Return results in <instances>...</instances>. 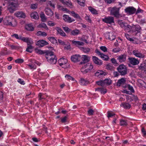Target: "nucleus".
Wrapping results in <instances>:
<instances>
[{
    "label": "nucleus",
    "instance_id": "nucleus-31",
    "mask_svg": "<svg viewBox=\"0 0 146 146\" xmlns=\"http://www.w3.org/2000/svg\"><path fill=\"white\" fill-rule=\"evenodd\" d=\"M71 13L72 14V16L74 18L77 19L78 20H81V17L79 15L76 13L74 11H72L71 12Z\"/></svg>",
    "mask_w": 146,
    "mask_h": 146
},
{
    "label": "nucleus",
    "instance_id": "nucleus-59",
    "mask_svg": "<svg viewBox=\"0 0 146 146\" xmlns=\"http://www.w3.org/2000/svg\"><path fill=\"white\" fill-rule=\"evenodd\" d=\"M64 47V49L67 50H69L70 48V46L69 43H68L67 44H66Z\"/></svg>",
    "mask_w": 146,
    "mask_h": 146
},
{
    "label": "nucleus",
    "instance_id": "nucleus-1",
    "mask_svg": "<svg viewBox=\"0 0 146 146\" xmlns=\"http://www.w3.org/2000/svg\"><path fill=\"white\" fill-rule=\"evenodd\" d=\"M45 57L47 61L52 64H55L57 61V58L54 52L50 50H47L45 52Z\"/></svg>",
    "mask_w": 146,
    "mask_h": 146
},
{
    "label": "nucleus",
    "instance_id": "nucleus-4",
    "mask_svg": "<svg viewBox=\"0 0 146 146\" xmlns=\"http://www.w3.org/2000/svg\"><path fill=\"white\" fill-rule=\"evenodd\" d=\"M120 8V7H111V14L116 18H119L120 16L119 12Z\"/></svg>",
    "mask_w": 146,
    "mask_h": 146
},
{
    "label": "nucleus",
    "instance_id": "nucleus-33",
    "mask_svg": "<svg viewBox=\"0 0 146 146\" xmlns=\"http://www.w3.org/2000/svg\"><path fill=\"white\" fill-rule=\"evenodd\" d=\"M47 50L43 51L41 50L38 49L37 48H35V51L36 53L40 54H45V56L46 55V53Z\"/></svg>",
    "mask_w": 146,
    "mask_h": 146
},
{
    "label": "nucleus",
    "instance_id": "nucleus-12",
    "mask_svg": "<svg viewBox=\"0 0 146 146\" xmlns=\"http://www.w3.org/2000/svg\"><path fill=\"white\" fill-rule=\"evenodd\" d=\"M107 74V73L102 70H98L95 74V76L99 78L104 77Z\"/></svg>",
    "mask_w": 146,
    "mask_h": 146
},
{
    "label": "nucleus",
    "instance_id": "nucleus-58",
    "mask_svg": "<svg viewBox=\"0 0 146 146\" xmlns=\"http://www.w3.org/2000/svg\"><path fill=\"white\" fill-rule=\"evenodd\" d=\"M94 111L92 109H90L88 111V114L90 115H93Z\"/></svg>",
    "mask_w": 146,
    "mask_h": 146
},
{
    "label": "nucleus",
    "instance_id": "nucleus-61",
    "mask_svg": "<svg viewBox=\"0 0 146 146\" xmlns=\"http://www.w3.org/2000/svg\"><path fill=\"white\" fill-rule=\"evenodd\" d=\"M132 98L133 102H137L138 100L137 97L135 95H133L132 96Z\"/></svg>",
    "mask_w": 146,
    "mask_h": 146
},
{
    "label": "nucleus",
    "instance_id": "nucleus-51",
    "mask_svg": "<svg viewBox=\"0 0 146 146\" xmlns=\"http://www.w3.org/2000/svg\"><path fill=\"white\" fill-rule=\"evenodd\" d=\"M65 77L68 80H71L72 81H74V79L73 77L69 75L66 74Z\"/></svg>",
    "mask_w": 146,
    "mask_h": 146
},
{
    "label": "nucleus",
    "instance_id": "nucleus-15",
    "mask_svg": "<svg viewBox=\"0 0 146 146\" xmlns=\"http://www.w3.org/2000/svg\"><path fill=\"white\" fill-rule=\"evenodd\" d=\"M125 11L126 13L129 14H132L135 12L136 9L133 7H129L126 8Z\"/></svg>",
    "mask_w": 146,
    "mask_h": 146
},
{
    "label": "nucleus",
    "instance_id": "nucleus-21",
    "mask_svg": "<svg viewBox=\"0 0 146 146\" xmlns=\"http://www.w3.org/2000/svg\"><path fill=\"white\" fill-rule=\"evenodd\" d=\"M44 11L46 15L49 17H52L54 14L53 12L49 7H46Z\"/></svg>",
    "mask_w": 146,
    "mask_h": 146
},
{
    "label": "nucleus",
    "instance_id": "nucleus-6",
    "mask_svg": "<svg viewBox=\"0 0 146 146\" xmlns=\"http://www.w3.org/2000/svg\"><path fill=\"white\" fill-rule=\"evenodd\" d=\"M29 61L31 62L30 63L27 64L30 69L31 70H35L36 68V66L35 64L39 65V63L37 61L34 59H30Z\"/></svg>",
    "mask_w": 146,
    "mask_h": 146
},
{
    "label": "nucleus",
    "instance_id": "nucleus-20",
    "mask_svg": "<svg viewBox=\"0 0 146 146\" xmlns=\"http://www.w3.org/2000/svg\"><path fill=\"white\" fill-rule=\"evenodd\" d=\"M92 59L93 62L95 64L100 66L102 64V61L99 59L97 57L93 56L92 57Z\"/></svg>",
    "mask_w": 146,
    "mask_h": 146
},
{
    "label": "nucleus",
    "instance_id": "nucleus-24",
    "mask_svg": "<svg viewBox=\"0 0 146 146\" xmlns=\"http://www.w3.org/2000/svg\"><path fill=\"white\" fill-rule=\"evenodd\" d=\"M126 82V80L123 78H121L119 80L117 83V85L118 86H120L121 84H123Z\"/></svg>",
    "mask_w": 146,
    "mask_h": 146
},
{
    "label": "nucleus",
    "instance_id": "nucleus-45",
    "mask_svg": "<svg viewBox=\"0 0 146 146\" xmlns=\"http://www.w3.org/2000/svg\"><path fill=\"white\" fill-rule=\"evenodd\" d=\"M33 48V47L32 46H27V48H26V51L31 53L32 52V49Z\"/></svg>",
    "mask_w": 146,
    "mask_h": 146
},
{
    "label": "nucleus",
    "instance_id": "nucleus-28",
    "mask_svg": "<svg viewBox=\"0 0 146 146\" xmlns=\"http://www.w3.org/2000/svg\"><path fill=\"white\" fill-rule=\"evenodd\" d=\"M57 31L58 33L60 36L63 37H65L66 36V35L65 33L60 28L58 27L57 29Z\"/></svg>",
    "mask_w": 146,
    "mask_h": 146
},
{
    "label": "nucleus",
    "instance_id": "nucleus-13",
    "mask_svg": "<svg viewBox=\"0 0 146 146\" xmlns=\"http://www.w3.org/2000/svg\"><path fill=\"white\" fill-rule=\"evenodd\" d=\"M90 57L88 56L83 55L82 57H81V60L82 61L80 63L81 64H84L88 62L90 60Z\"/></svg>",
    "mask_w": 146,
    "mask_h": 146
},
{
    "label": "nucleus",
    "instance_id": "nucleus-16",
    "mask_svg": "<svg viewBox=\"0 0 146 146\" xmlns=\"http://www.w3.org/2000/svg\"><path fill=\"white\" fill-rule=\"evenodd\" d=\"M126 55L125 54H121L117 56V60L121 63L124 62L126 61Z\"/></svg>",
    "mask_w": 146,
    "mask_h": 146
},
{
    "label": "nucleus",
    "instance_id": "nucleus-40",
    "mask_svg": "<svg viewBox=\"0 0 146 146\" xmlns=\"http://www.w3.org/2000/svg\"><path fill=\"white\" fill-rule=\"evenodd\" d=\"M115 114L112 111H108L107 112V117L109 118L114 116Z\"/></svg>",
    "mask_w": 146,
    "mask_h": 146
},
{
    "label": "nucleus",
    "instance_id": "nucleus-32",
    "mask_svg": "<svg viewBox=\"0 0 146 146\" xmlns=\"http://www.w3.org/2000/svg\"><path fill=\"white\" fill-rule=\"evenodd\" d=\"M121 106H123L124 108L127 109H129L131 107L130 104L127 103H122Z\"/></svg>",
    "mask_w": 146,
    "mask_h": 146
},
{
    "label": "nucleus",
    "instance_id": "nucleus-8",
    "mask_svg": "<svg viewBox=\"0 0 146 146\" xmlns=\"http://www.w3.org/2000/svg\"><path fill=\"white\" fill-rule=\"evenodd\" d=\"M141 27L139 25H132V28H131V33H135L136 34L139 33L141 32Z\"/></svg>",
    "mask_w": 146,
    "mask_h": 146
},
{
    "label": "nucleus",
    "instance_id": "nucleus-42",
    "mask_svg": "<svg viewBox=\"0 0 146 146\" xmlns=\"http://www.w3.org/2000/svg\"><path fill=\"white\" fill-rule=\"evenodd\" d=\"M38 28H43L46 29H47L48 28L46 25L44 23H42L40 24L38 26Z\"/></svg>",
    "mask_w": 146,
    "mask_h": 146
},
{
    "label": "nucleus",
    "instance_id": "nucleus-64",
    "mask_svg": "<svg viewBox=\"0 0 146 146\" xmlns=\"http://www.w3.org/2000/svg\"><path fill=\"white\" fill-rule=\"evenodd\" d=\"M141 131L143 134V136H145L146 135V131L144 127H142L141 129Z\"/></svg>",
    "mask_w": 146,
    "mask_h": 146
},
{
    "label": "nucleus",
    "instance_id": "nucleus-37",
    "mask_svg": "<svg viewBox=\"0 0 146 146\" xmlns=\"http://www.w3.org/2000/svg\"><path fill=\"white\" fill-rule=\"evenodd\" d=\"M132 28V26H130L129 25H126L124 28V30L125 31H127L128 32H131V28Z\"/></svg>",
    "mask_w": 146,
    "mask_h": 146
},
{
    "label": "nucleus",
    "instance_id": "nucleus-54",
    "mask_svg": "<svg viewBox=\"0 0 146 146\" xmlns=\"http://www.w3.org/2000/svg\"><path fill=\"white\" fill-rule=\"evenodd\" d=\"M21 36H19L17 34H14L11 35L12 37H15L17 39L20 40V37H21Z\"/></svg>",
    "mask_w": 146,
    "mask_h": 146
},
{
    "label": "nucleus",
    "instance_id": "nucleus-55",
    "mask_svg": "<svg viewBox=\"0 0 146 146\" xmlns=\"http://www.w3.org/2000/svg\"><path fill=\"white\" fill-rule=\"evenodd\" d=\"M78 3L82 6H84L85 5V1L84 0H77Z\"/></svg>",
    "mask_w": 146,
    "mask_h": 146
},
{
    "label": "nucleus",
    "instance_id": "nucleus-17",
    "mask_svg": "<svg viewBox=\"0 0 146 146\" xmlns=\"http://www.w3.org/2000/svg\"><path fill=\"white\" fill-rule=\"evenodd\" d=\"M71 60L74 62H76L80 61L81 56L79 55L75 54L71 56Z\"/></svg>",
    "mask_w": 146,
    "mask_h": 146
},
{
    "label": "nucleus",
    "instance_id": "nucleus-38",
    "mask_svg": "<svg viewBox=\"0 0 146 146\" xmlns=\"http://www.w3.org/2000/svg\"><path fill=\"white\" fill-rule=\"evenodd\" d=\"M48 39L52 43L55 44L57 43V40L54 37H48Z\"/></svg>",
    "mask_w": 146,
    "mask_h": 146
},
{
    "label": "nucleus",
    "instance_id": "nucleus-18",
    "mask_svg": "<svg viewBox=\"0 0 146 146\" xmlns=\"http://www.w3.org/2000/svg\"><path fill=\"white\" fill-rule=\"evenodd\" d=\"M105 37L106 39H108L111 40H113L115 38V36L112 33H110L109 32L106 33Z\"/></svg>",
    "mask_w": 146,
    "mask_h": 146
},
{
    "label": "nucleus",
    "instance_id": "nucleus-5",
    "mask_svg": "<svg viewBox=\"0 0 146 146\" xmlns=\"http://www.w3.org/2000/svg\"><path fill=\"white\" fill-rule=\"evenodd\" d=\"M93 68V65L90 64L88 63L82 67L81 69V71L83 73H86L90 72Z\"/></svg>",
    "mask_w": 146,
    "mask_h": 146
},
{
    "label": "nucleus",
    "instance_id": "nucleus-50",
    "mask_svg": "<svg viewBox=\"0 0 146 146\" xmlns=\"http://www.w3.org/2000/svg\"><path fill=\"white\" fill-rule=\"evenodd\" d=\"M120 125L121 126L126 125H127V123L125 120L121 119L120 121Z\"/></svg>",
    "mask_w": 146,
    "mask_h": 146
},
{
    "label": "nucleus",
    "instance_id": "nucleus-7",
    "mask_svg": "<svg viewBox=\"0 0 146 146\" xmlns=\"http://www.w3.org/2000/svg\"><path fill=\"white\" fill-rule=\"evenodd\" d=\"M13 20V19L11 17H6L3 20V24L5 25L14 27L12 23Z\"/></svg>",
    "mask_w": 146,
    "mask_h": 146
},
{
    "label": "nucleus",
    "instance_id": "nucleus-23",
    "mask_svg": "<svg viewBox=\"0 0 146 146\" xmlns=\"http://www.w3.org/2000/svg\"><path fill=\"white\" fill-rule=\"evenodd\" d=\"M67 62V61L66 59L62 58L59 59L58 61V62L60 66H61L65 64Z\"/></svg>",
    "mask_w": 146,
    "mask_h": 146
},
{
    "label": "nucleus",
    "instance_id": "nucleus-11",
    "mask_svg": "<svg viewBox=\"0 0 146 146\" xmlns=\"http://www.w3.org/2000/svg\"><path fill=\"white\" fill-rule=\"evenodd\" d=\"M128 59L130 64L133 66L138 65L139 63V60L134 58L129 57Z\"/></svg>",
    "mask_w": 146,
    "mask_h": 146
},
{
    "label": "nucleus",
    "instance_id": "nucleus-36",
    "mask_svg": "<svg viewBox=\"0 0 146 146\" xmlns=\"http://www.w3.org/2000/svg\"><path fill=\"white\" fill-rule=\"evenodd\" d=\"M80 82L81 85L83 86L86 85L89 83V81L83 78L81 79Z\"/></svg>",
    "mask_w": 146,
    "mask_h": 146
},
{
    "label": "nucleus",
    "instance_id": "nucleus-3",
    "mask_svg": "<svg viewBox=\"0 0 146 146\" xmlns=\"http://www.w3.org/2000/svg\"><path fill=\"white\" fill-rule=\"evenodd\" d=\"M117 70L121 76H124L127 74V68L123 64L119 65V67L117 68Z\"/></svg>",
    "mask_w": 146,
    "mask_h": 146
},
{
    "label": "nucleus",
    "instance_id": "nucleus-47",
    "mask_svg": "<svg viewBox=\"0 0 146 146\" xmlns=\"http://www.w3.org/2000/svg\"><path fill=\"white\" fill-rule=\"evenodd\" d=\"M10 46L12 50H17L20 48V47L18 46L13 45H10Z\"/></svg>",
    "mask_w": 146,
    "mask_h": 146
},
{
    "label": "nucleus",
    "instance_id": "nucleus-19",
    "mask_svg": "<svg viewBox=\"0 0 146 146\" xmlns=\"http://www.w3.org/2000/svg\"><path fill=\"white\" fill-rule=\"evenodd\" d=\"M63 19L65 22H67L69 23H71L75 21V20L73 19H72L68 15H64L63 16Z\"/></svg>",
    "mask_w": 146,
    "mask_h": 146
},
{
    "label": "nucleus",
    "instance_id": "nucleus-62",
    "mask_svg": "<svg viewBox=\"0 0 146 146\" xmlns=\"http://www.w3.org/2000/svg\"><path fill=\"white\" fill-rule=\"evenodd\" d=\"M18 82L22 85H24L25 83L24 81L21 78H19L17 80Z\"/></svg>",
    "mask_w": 146,
    "mask_h": 146
},
{
    "label": "nucleus",
    "instance_id": "nucleus-44",
    "mask_svg": "<svg viewBox=\"0 0 146 146\" xmlns=\"http://www.w3.org/2000/svg\"><path fill=\"white\" fill-rule=\"evenodd\" d=\"M125 36L126 38L128 40L131 42H134V39L129 37V35L128 34H125ZM133 43H135L134 42H133Z\"/></svg>",
    "mask_w": 146,
    "mask_h": 146
},
{
    "label": "nucleus",
    "instance_id": "nucleus-9",
    "mask_svg": "<svg viewBox=\"0 0 146 146\" xmlns=\"http://www.w3.org/2000/svg\"><path fill=\"white\" fill-rule=\"evenodd\" d=\"M102 21L107 24H111L114 23V18L113 17L108 16L102 19Z\"/></svg>",
    "mask_w": 146,
    "mask_h": 146
},
{
    "label": "nucleus",
    "instance_id": "nucleus-25",
    "mask_svg": "<svg viewBox=\"0 0 146 146\" xmlns=\"http://www.w3.org/2000/svg\"><path fill=\"white\" fill-rule=\"evenodd\" d=\"M15 14L16 17L19 18H25L26 17L25 13L22 12H18Z\"/></svg>",
    "mask_w": 146,
    "mask_h": 146
},
{
    "label": "nucleus",
    "instance_id": "nucleus-22",
    "mask_svg": "<svg viewBox=\"0 0 146 146\" xmlns=\"http://www.w3.org/2000/svg\"><path fill=\"white\" fill-rule=\"evenodd\" d=\"M80 33V31L78 29H75L72 30L70 32V35L72 36H76Z\"/></svg>",
    "mask_w": 146,
    "mask_h": 146
},
{
    "label": "nucleus",
    "instance_id": "nucleus-49",
    "mask_svg": "<svg viewBox=\"0 0 146 146\" xmlns=\"http://www.w3.org/2000/svg\"><path fill=\"white\" fill-rule=\"evenodd\" d=\"M114 68L110 65H108L106 66V68L108 70H110L111 71L114 70Z\"/></svg>",
    "mask_w": 146,
    "mask_h": 146
},
{
    "label": "nucleus",
    "instance_id": "nucleus-26",
    "mask_svg": "<svg viewBox=\"0 0 146 146\" xmlns=\"http://www.w3.org/2000/svg\"><path fill=\"white\" fill-rule=\"evenodd\" d=\"M104 86H109L112 83V81L110 79L106 78L103 80Z\"/></svg>",
    "mask_w": 146,
    "mask_h": 146
},
{
    "label": "nucleus",
    "instance_id": "nucleus-48",
    "mask_svg": "<svg viewBox=\"0 0 146 146\" xmlns=\"http://www.w3.org/2000/svg\"><path fill=\"white\" fill-rule=\"evenodd\" d=\"M82 50L84 52L86 53H87L89 52L90 51V49L88 48L82 47Z\"/></svg>",
    "mask_w": 146,
    "mask_h": 146
},
{
    "label": "nucleus",
    "instance_id": "nucleus-10",
    "mask_svg": "<svg viewBox=\"0 0 146 146\" xmlns=\"http://www.w3.org/2000/svg\"><path fill=\"white\" fill-rule=\"evenodd\" d=\"M132 53L136 57L140 58H143L145 55L138 50H135L132 51Z\"/></svg>",
    "mask_w": 146,
    "mask_h": 146
},
{
    "label": "nucleus",
    "instance_id": "nucleus-43",
    "mask_svg": "<svg viewBox=\"0 0 146 146\" xmlns=\"http://www.w3.org/2000/svg\"><path fill=\"white\" fill-rule=\"evenodd\" d=\"M38 97L39 100H41L42 99H45V98L44 95V94L41 93H39Z\"/></svg>",
    "mask_w": 146,
    "mask_h": 146
},
{
    "label": "nucleus",
    "instance_id": "nucleus-46",
    "mask_svg": "<svg viewBox=\"0 0 146 146\" xmlns=\"http://www.w3.org/2000/svg\"><path fill=\"white\" fill-rule=\"evenodd\" d=\"M20 38V40H21L22 41H23V42H26L27 43V42H28V41H29V40L30 39L28 37H23L22 36H21V37Z\"/></svg>",
    "mask_w": 146,
    "mask_h": 146
},
{
    "label": "nucleus",
    "instance_id": "nucleus-35",
    "mask_svg": "<svg viewBox=\"0 0 146 146\" xmlns=\"http://www.w3.org/2000/svg\"><path fill=\"white\" fill-rule=\"evenodd\" d=\"M88 9L93 14L96 15L98 13V11H96V9L91 6L89 7L88 8Z\"/></svg>",
    "mask_w": 146,
    "mask_h": 146
},
{
    "label": "nucleus",
    "instance_id": "nucleus-27",
    "mask_svg": "<svg viewBox=\"0 0 146 146\" xmlns=\"http://www.w3.org/2000/svg\"><path fill=\"white\" fill-rule=\"evenodd\" d=\"M30 16L32 19L36 20L38 19L39 18L38 14L36 12H34L31 13V14Z\"/></svg>",
    "mask_w": 146,
    "mask_h": 146
},
{
    "label": "nucleus",
    "instance_id": "nucleus-14",
    "mask_svg": "<svg viewBox=\"0 0 146 146\" xmlns=\"http://www.w3.org/2000/svg\"><path fill=\"white\" fill-rule=\"evenodd\" d=\"M48 44V42L45 40H42L38 41L36 43V44L38 46L39 48H41Z\"/></svg>",
    "mask_w": 146,
    "mask_h": 146
},
{
    "label": "nucleus",
    "instance_id": "nucleus-63",
    "mask_svg": "<svg viewBox=\"0 0 146 146\" xmlns=\"http://www.w3.org/2000/svg\"><path fill=\"white\" fill-rule=\"evenodd\" d=\"M111 61L112 63L115 64V66H117V65L118 64L116 60L114 58H112L111 59Z\"/></svg>",
    "mask_w": 146,
    "mask_h": 146
},
{
    "label": "nucleus",
    "instance_id": "nucleus-57",
    "mask_svg": "<svg viewBox=\"0 0 146 146\" xmlns=\"http://www.w3.org/2000/svg\"><path fill=\"white\" fill-rule=\"evenodd\" d=\"M15 62L16 63H21L24 62V60L23 59L21 58H18L15 60Z\"/></svg>",
    "mask_w": 146,
    "mask_h": 146
},
{
    "label": "nucleus",
    "instance_id": "nucleus-2",
    "mask_svg": "<svg viewBox=\"0 0 146 146\" xmlns=\"http://www.w3.org/2000/svg\"><path fill=\"white\" fill-rule=\"evenodd\" d=\"M5 3H7L8 6V10L11 13H13L17 8V5L14 0H4Z\"/></svg>",
    "mask_w": 146,
    "mask_h": 146
},
{
    "label": "nucleus",
    "instance_id": "nucleus-34",
    "mask_svg": "<svg viewBox=\"0 0 146 146\" xmlns=\"http://www.w3.org/2000/svg\"><path fill=\"white\" fill-rule=\"evenodd\" d=\"M25 29L28 31H33L34 30V28L32 25L29 24L25 26Z\"/></svg>",
    "mask_w": 146,
    "mask_h": 146
},
{
    "label": "nucleus",
    "instance_id": "nucleus-39",
    "mask_svg": "<svg viewBox=\"0 0 146 146\" xmlns=\"http://www.w3.org/2000/svg\"><path fill=\"white\" fill-rule=\"evenodd\" d=\"M96 90L100 92L101 93H103L105 94L106 93L107 91L106 89H104L103 88H98L96 89Z\"/></svg>",
    "mask_w": 146,
    "mask_h": 146
},
{
    "label": "nucleus",
    "instance_id": "nucleus-41",
    "mask_svg": "<svg viewBox=\"0 0 146 146\" xmlns=\"http://www.w3.org/2000/svg\"><path fill=\"white\" fill-rule=\"evenodd\" d=\"M63 29L67 33H69L71 31V29L69 28L68 27H63Z\"/></svg>",
    "mask_w": 146,
    "mask_h": 146
},
{
    "label": "nucleus",
    "instance_id": "nucleus-56",
    "mask_svg": "<svg viewBox=\"0 0 146 146\" xmlns=\"http://www.w3.org/2000/svg\"><path fill=\"white\" fill-rule=\"evenodd\" d=\"M96 83L98 85L101 86H104L103 80H100L96 82Z\"/></svg>",
    "mask_w": 146,
    "mask_h": 146
},
{
    "label": "nucleus",
    "instance_id": "nucleus-30",
    "mask_svg": "<svg viewBox=\"0 0 146 146\" xmlns=\"http://www.w3.org/2000/svg\"><path fill=\"white\" fill-rule=\"evenodd\" d=\"M40 17L41 18V20L43 22H45L47 20V18L46 17L44 12L41 11L40 13Z\"/></svg>",
    "mask_w": 146,
    "mask_h": 146
},
{
    "label": "nucleus",
    "instance_id": "nucleus-29",
    "mask_svg": "<svg viewBox=\"0 0 146 146\" xmlns=\"http://www.w3.org/2000/svg\"><path fill=\"white\" fill-rule=\"evenodd\" d=\"M72 43L76 46H83L84 43L81 42L72 40Z\"/></svg>",
    "mask_w": 146,
    "mask_h": 146
},
{
    "label": "nucleus",
    "instance_id": "nucleus-52",
    "mask_svg": "<svg viewBox=\"0 0 146 146\" xmlns=\"http://www.w3.org/2000/svg\"><path fill=\"white\" fill-rule=\"evenodd\" d=\"M100 57L104 60L107 61L109 59V57L106 55H105L103 54V55L100 56Z\"/></svg>",
    "mask_w": 146,
    "mask_h": 146
},
{
    "label": "nucleus",
    "instance_id": "nucleus-53",
    "mask_svg": "<svg viewBox=\"0 0 146 146\" xmlns=\"http://www.w3.org/2000/svg\"><path fill=\"white\" fill-rule=\"evenodd\" d=\"M146 66L145 64L144 63H141L140 64V66H139V68L140 69L143 70L145 69Z\"/></svg>",
    "mask_w": 146,
    "mask_h": 146
},
{
    "label": "nucleus",
    "instance_id": "nucleus-60",
    "mask_svg": "<svg viewBox=\"0 0 146 146\" xmlns=\"http://www.w3.org/2000/svg\"><path fill=\"white\" fill-rule=\"evenodd\" d=\"M127 100V101L129 103L133 101L132 96L131 97L130 96H128Z\"/></svg>",
    "mask_w": 146,
    "mask_h": 146
}]
</instances>
